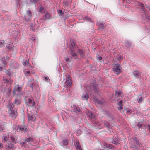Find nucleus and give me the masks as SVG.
<instances>
[{"label": "nucleus", "mask_w": 150, "mask_h": 150, "mask_svg": "<svg viewBox=\"0 0 150 150\" xmlns=\"http://www.w3.org/2000/svg\"><path fill=\"white\" fill-rule=\"evenodd\" d=\"M3 146L2 144L1 143H0V149L2 148L3 147Z\"/></svg>", "instance_id": "69168bd1"}, {"label": "nucleus", "mask_w": 150, "mask_h": 150, "mask_svg": "<svg viewBox=\"0 0 150 150\" xmlns=\"http://www.w3.org/2000/svg\"><path fill=\"white\" fill-rule=\"evenodd\" d=\"M138 5L139 6H140L142 7H144V4H142V3H139L138 4Z\"/></svg>", "instance_id": "09e8293b"}, {"label": "nucleus", "mask_w": 150, "mask_h": 150, "mask_svg": "<svg viewBox=\"0 0 150 150\" xmlns=\"http://www.w3.org/2000/svg\"><path fill=\"white\" fill-rule=\"evenodd\" d=\"M28 119L29 120L33 121L35 120L34 116L31 115V114H28Z\"/></svg>", "instance_id": "f3484780"}, {"label": "nucleus", "mask_w": 150, "mask_h": 150, "mask_svg": "<svg viewBox=\"0 0 150 150\" xmlns=\"http://www.w3.org/2000/svg\"><path fill=\"white\" fill-rule=\"evenodd\" d=\"M32 16V13L30 10H28L27 11V15L24 16L25 19L26 21H29L31 19Z\"/></svg>", "instance_id": "20e7f679"}, {"label": "nucleus", "mask_w": 150, "mask_h": 150, "mask_svg": "<svg viewBox=\"0 0 150 150\" xmlns=\"http://www.w3.org/2000/svg\"><path fill=\"white\" fill-rule=\"evenodd\" d=\"M104 126L108 129H109L110 127V124L109 122L108 121H105L104 122Z\"/></svg>", "instance_id": "aec40b11"}, {"label": "nucleus", "mask_w": 150, "mask_h": 150, "mask_svg": "<svg viewBox=\"0 0 150 150\" xmlns=\"http://www.w3.org/2000/svg\"><path fill=\"white\" fill-rule=\"evenodd\" d=\"M122 101L121 100H120L118 102V104L119 105L122 106Z\"/></svg>", "instance_id": "3c124183"}, {"label": "nucleus", "mask_w": 150, "mask_h": 150, "mask_svg": "<svg viewBox=\"0 0 150 150\" xmlns=\"http://www.w3.org/2000/svg\"><path fill=\"white\" fill-rule=\"evenodd\" d=\"M103 145L104 146L107 148L112 149V150H116L115 149L114 147L113 146L112 144H108L105 142H103Z\"/></svg>", "instance_id": "423d86ee"}, {"label": "nucleus", "mask_w": 150, "mask_h": 150, "mask_svg": "<svg viewBox=\"0 0 150 150\" xmlns=\"http://www.w3.org/2000/svg\"><path fill=\"white\" fill-rule=\"evenodd\" d=\"M89 98V95L87 93L83 94L82 96V99L83 100H87Z\"/></svg>", "instance_id": "a211bd4d"}, {"label": "nucleus", "mask_w": 150, "mask_h": 150, "mask_svg": "<svg viewBox=\"0 0 150 150\" xmlns=\"http://www.w3.org/2000/svg\"><path fill=\"white\" fill-rule=\"evenodd\" d=\"M77 53L80 55L81 57H82L85 56V50L84 49H78Z\"/></svg>", "instance_id": "0eeeda50"}, {"label": "nucleus", "mask_w": 150, "mask_h": 150, "mask_svg": "<svg viewBox=\"0 0 150 150\" xmlns=\"http://www.w3.org/2000/svg\"><path fill=\"white\" fill-rule=\"evenodd\" d=\"M22 87H20L19 86L17 88H14L13 90V95H15L16 94V91L20 92L21 91Z\"/></svg>", "instance_id": "f8f14e48"}, {"label": "nucleus", "mask_w": 150, "mask_h": 150, "mask_svg": "<svg viewBox=\"0 0 150 150\" xmlns=\"http://www.w3.org/2000/svg\"><path fill=\"white\" fill-rule=\"evenodd\" d=\"M35 104V102L34 101L32 105V106H33V107L34 106Z\"/></svg>", "instance_id": "774afa93"}, {"label": "nucleus", "mask_w": 150, "mask_h": 150, "mask_svg": "<svg viewBox=\"0 0 150 150\" xmlns=\"http://www.w3.org/2000/svg\"><path fill=\"white\" fill-rule=\"evenodd\" d=\"M3 80L4 83H9L11 84V82L10 80H9L7 78H3Z\"/></svg>", "instance_id": "412c9836"}, {"label": "nucleus", "mask_w": 150, "mask_h": 150, "mask_svg": "<svg viewBox=\"0 0 150 150\" xmlns=\"http://www.w3.org/2000/svg\"><path fill=\"white\" fill-rule=\"evenodd\" d=\"M21 103V101L20 99H18L17 98H16L14 102V104H16V105H19Z\"/></svg>", "instance_id": "5701e85b"}, {"label": "nucleus", "mask_w": 150, "mask_h": 150, "mask_svg": "<svg viewBox=\"0 0 150 150\" xmlns=\"http://www.w3.org/2000/svg\"><path fill=\"white\" fill-rule=\"evenodd\" d=\"M134 73L133 74L134 75L136 78L138 77L141 74V73L138 71H134Z\"/></svg>", "instance_id": "393cba45"}, {"label": "nucleus", "mask_w": 150, "mask_h": 150, "mask_svg": "<svg viewBox=\"0 0 150 150\" xmlns=\"http://www.w3.org/2000/svg\"><path fill=\"white\" fill-rule=\"evenodd\" d=\"M133 141L135 143H136L137 145L140 146V143L139 141L138 140L137 138L136 137H134L133 138Z\"/></svg>", "instance_id": "dca6fc26"}, {"label": "nucleus", "mask_w": 150, "mask_h": 150, "mask_svg": "<svg viewBox=\"0 0 150 150\" xmlns=\"http://www.w3.org/2000/svg\"><path fill=\"white\" fill-rule=\"evenodd\" d=\"M112 143L116 145H119L120 143V140H118L117 138H114L113 137V138L112 139Z\"/></svg>", "instance_id": "6e6552de"}, {"label": "nucleus", "mask_w": 150, "mask_h": 150, "mask_svg": "<svg viewBox=\"0 0 150 150\" xmlns=\"http://www.w3.org/2000/svg\"><path fill=\"white\" fill-rule=\"evenodd\" d=\"M70 50L71 51L70 52V55L71 57L74 59H76L78 58V55L76 53V52L75 50L72 48L71 47L70 48Z\"/></svg>", "instance_id": "39448f33"}, {"label": "nucleus", "mask_w": 150, "mask_h": 150, "mask_svg": "<svg viewBox=\"0 0 150 150\" xmlns=\"http://www.w3.org/2000/svg\"><path fill=\"white\" fill-rule=\"evenodd\" d=\"M142 100V97H141L138 100V102L139 103H140Z\"/></svg>", "instance_id": "6e6d98bb"}, {"label": "nucleus", "mask_w": 150, "mask_h": 150, "mask_svg": "<svg viewBox=\"0 0 150 150\" xmlns=\"http://www.w3.org/2000/svg\"><path fill=\"white\" fill-rule=\"evenodd\" d=\"M93 88V91L96 94H98V85L97 84H95L92 86Z\"/></svg>", "instance_id": "4468645a"}, {"label": "nucleus", "mask_w": 150, "mask_h": 150, "mask_svg": "<svg viewBox=\"0 0 150 150\" xmlns=\"http://www.w3.org/2000/svg\"><path fill=\"white\" fill-rule=\"evenodd\" d=\"M63 4L65 6H67L68 5L67 1L66 0H64L63 1Z\"/></svg>", "instance_id": "c03bdc74"}, {"label": "nucleus", "mask_w": 150, "mask_h": 150, "mask_svg": "<svg viewBox=\"0 0 150 150\" xmlns=\"http://www.w3.org/2000/svg\"><path fill=\"white\" fill-rule=\"evenodd\" d=\"M126 110V114L127 115H128L129 114H130V113H132V111L131 110H129V109H128V110H127V109H124V111H125V110Z\"/></svg>", "instance_id": "473e14b6"}, {"label": "nucleus", "mask_w": 150, "mask_h": 150, "mask_svg": "<svg viewBox=\"0 0 150 150\" xmlns=\"http://www.w3.org/2000/svg\"><path fill=\"white\" fill-rule=\"evenodd\" d=\"M74 111L76 112H80V110L79 108L78 107L75 106L74 107Z\"/></svg>", "instance_id": "72a5a7b5"}, {"label": "nucleus", "mask_w": 150, "mask_h": 150, "mask_svg": "<svg viewBox=\"0 0 150 150\" xmlns=\"http://www.w3.org/2000/svg\"><path fill=\"white\" fill-rule=\"evenodd\" d=\"M28 61H25L24 63H23V65L24 66H25V65H26L27 64H28Z\"/></svg>", "instance_id": "864d4df0"}, {"label": "nucleus", "mask_w": 150, "mask_h": 150, "mask_svg": "<svg viewBox=\"0 0 150 150\" xmlns=\"http://www.w3.org/2000/svg\"><path fill=\"white\" fill-rule=\"evenodd\" d=\"M12 89L11 88H9L8 89L7 94L8 96H10V93Z\"/></svg>", "instance_id": "e433bc0d"}, {"label": "nucleus", "mask_w": 150, "mask_h": 150, "mask_svg": "<svg viewBox=\"0 0 150 150\" xmlns=\"http://www.w3.org/2000/svg\"><path fill=\"white\" fill-rule=\"evenodd\" d=\"M6 73L9 76H10L11 75L9 69L7 70L6 71Z\"/></svg>", "instance_id": "a18cd8bd"}, {"label": "nucleus", "mask_w": 150, "mask_h": 150, "mask_svg": "<svg viewBox=\"0 0 150 150\" xmlns=\"http://www.w3.org/2000/svg\"><path fill=\"white\" fill-rule=\"evenodd\" d=\"M68 143L67 140H64L63 141V144L64 145H67L68 144Z\"/></svg>", "instance_id": "58836bf2"}, {"label": "nucleus", "mask_w": 150, "mask_h": 150, "mask_svg": "<svg viewBox=\"0 0 150 150\" xmlns=\"http://www.w3.org/2000/svg\"><path fill=\"white\" fill-rule=\"evenodd\" d=\"M12 119L16 118L18 115L17 110L16 109H12L11 110L8 111Z\"/></svg>", "instance_id": "f257e3e1"}, {"label": "nucleus", "mask_w": 150, "mask_h": 150, "mask_svg": "<svg viewBox=\"0 0 150 150\" xmlns=\"http://www.w3.org/2000/svg\"><path fill=\"white\" fill-rule=\"evenodd\" d=\"M4 124H0V132H4Z\"/></svg>", "instance_id": "cd10ccee"}, {"label": "nucleus", "mask_w": 150, "mask_h": 150, "mask_svg": "<svg viewBox=\"0 0 150 150\" xmlns=\"http://www.w3.org/2000/svg\"><path fill=\"white\" fill-rule=\"evenodd\" d=\"M88 115L91 120L93 121L94 122H96L95 121V117L94 114H93L91 112H88Z\"/></svg>", "instance_id": "1a4fd4ad"}, {"label": "nucleus", "mask_w": 150, "mask_h": 150, "mask_svg": "<svg viewBox=\"0 0 150 150\" xmlns=\"http://www.w3.org/2000/svg\"><path fill=\"white\" fill-rule=\"evenodd\" d=\"M50 18V14L47 12L45 13L42 17V19L46 21V20Z\"/></svg>", "instance_id": "ddd939ff"}, {"label": "nucleus", "mask_w": 150, "mask_h": 150, "mask_svg": "<svg viewBox=\"0 0 150 150\" xmlns=\"http://www.w3.org/2000/svg\"><path fill=\"white\" fill-rule=\"evenodd\" d=\"M8 147L10 149H12L13 150H15L16 149L15 145L11 143H10L8 144Z\"/></svg>", "instance_id": "b1692460"}, {"label": "nucleus", "mask_w": 150, "mask_h": 150, "mask_svg": "<svg viewBox=\"0 0 150 150\" xmlns=\"http://www.w3.org/2000/svg\"><path fill=\"white\" fill-rule=\"evenodd\" d=\"M118 109L120 111H121L123 109V107L122 106H120L118 108Z\"/></svg>", "instance_id": "680f3d73"}, {"label": "nucleus", "mask_w": 150, "mask_h": 150, "mask_svg": "<svg viewBox=\"0 0 150 150\" xmlns=\"http://www.w3.org/2000/svg\"><path fill=\"white\" fill-rule=\"evenodd\" d=\"M31 39L32 40V41L34 42H35L36 40V37L34 36H33L31 38Z\"/></svg>", "instance_id": "8fccbe9b"}, {"label": "nucleus", "mask_w": 150, "mask_h": 150, "mask_svg": "<svg viewBox=\"0 0 150 150\" xmlns=\"http://www.w3.org/2000/svg\"><path fill=\"white\" fill-rule=\"evenodd\" d=\"M141 9L143 11L144 13L145 12V9L144 6V7H142Z\"/></svg>", "instance_id": "052dcab7"}, {"label": "nucleus", "mask_w": 150, "mask_h": 150, "mask_svg": "<svg viewBox=\"0 0 150 150\" xmlns=\"http://www.w3.org/2000/svg\"><path fill=\"white\" fill-rule=\"evenodd\" d=\"M40 0H30V3H35L36 2L39 1Z\"/></svg>", "instance_id": "79ce46f5"}, {"label": "nucleus", "mask_w": 150, "mask_h": 150, "mask_svg": "<svg viewBox=\"0 0 150 150\" xmlns=\"http://www.w3.org/2000/svg\"><path fill=\"white\" fill-rule=\"evenodd\" d=\"M137 126L138 127L139 129L142 126V124L139 123L137 125Z\"/></svg>", "instance_id": "5fc2aeb1"}, {"label": "nucleus", "mask_w": 150, "mask_h": 150, "mask_svg": "<svg viewBox=\"0 0 150 150\" xmlns=\"http://www.w3.org/2000/svg\"><path fill=\"white\" fill-rule=\"evenodd\" d=\"M2 60L3 62V64H6L7 63L6 61V60L4 58H3L2 59Z\"/></svg>", "instance_id": "ea45409f"}, {"label": "nucleus", "mask_w": 150, "mask_h": 150, "mask_svg": "<svg viewBox=\"0 0 150 150\" xmlns=\"http://www.w3.org/2000/svg\"><path fill=\"white\" fill-rule=\"evenodd\" d=\"M58 13L59 14L62 15V12L61 10H59L58 11Z\"/></svg>", "instance_id": "13d9d810"}, {"label": "nucleus", "mask_w": 150, "mask_h": 150, "mask_svg": "<svg viewBox=\"0 0 150 150\" xmlns=\"http://www.w3.org/2000/svg\"><path fill=\"white\" fill-rule=\"evenodd\" d=\"M102 59V58L101 56H99L98 58V59L99 60H101Z\"/></svg>", "instance_id": "e2e57ef3"}, {"label": "nucleus", "mask_w": 150, "mask_h": 150, "mask_svg": "<svg viewBox=\"0 0 150 150\" xmlns=\"http://www.w3.org/2000/svg\"><path fill=\"white\" fill-rule=\"evenodd\" d=\"M16 2L17 6H19L20 5V0H16Z\"/></svg>", "instance_id": "37998d69"}, {"label": "nucleus", "mask_w": 150, "mask_h": 150, "mask_svg": "<svg viewBox=\"0 0 150 150\" xmlns=\"http://www.w3.org/2000/svg\"><path fill=\"white\" fill-rule=\"evenodd\" d=\"M131 43L130 42H126L125 45L127 47L131 46Z\"/></svg>", "instance_id": "4c0bfd02"}, {"label": "nucleus", "mask_w": 150, "mask_h": 150, "mask_svg": "<svg viewBox=\"0 0 150 150\" xmlns=\"http://www.w3.org/2000/svg\"><path fill=\"white\" fill-rule=\"evenodd\" d=\"M65 60L66 62H69L71 61V60L68 57H66L65 58Z\"/></svg>", "instance_id": "de8ad7c7"}, {"label": "nucleus", "mask_w": 150, "mask_h": 150, "mask_svg": "<svg viewBox=\"0 0 150 150\" xmlns=\"http://www.w3.org/2000/svg\"><path fill=\"white\" fill-rule=\"evenodd\" d=\"M24 73L25 75L26 76H29L31 74L30 71L28 70L27 71L26 69H25V70L24 71Z\"/></svg>", "instance_id": "bb28decb"}, {"label": "nucleus", "mask_w": 150, "mask_h": 150, "mask_svg": "<svg viewBox=\"0 0 150 150\" xmlns=\"http://www.w3.org/2000/svg\"><path fill=\"white\" fill-rule=\"evenodd\" d=\"M24 141L26 142H33L34 141V139L32 137H26Z\"/></svg>", "instance_id": "6ab92c4d"}, {"label": "nucleus", "mask_w": 150, "mask_h": 150, "mask_svg": "<svg viewBox=\"0 0 150 150\" xmlns=\"http://www.w3.org/2000/svg\"><path fill=\"white\" fill-rule=\"evenodd\" d=\"M44 8L43 7H41L39 9V12H42L44 10Z\"/></svg>", "instance_id": "603ef678"}, {"label": "nucleus", "mask_w": 150, "mask_h": 150, "mask_svg": "<svg viewBox=\"0 0 150 150\" xmlns=\"http://www.w3.org/2000/svg\"><path fill=\"white\" fill-rule=\"evenodd\" d=\"M77 133H78L79 134H80L81 133V132L80 130H78L77 131Z\"/></svg>", "instance_id": "338daca9"}, {"label": "nucleus", "mask_w": 150, "mask_h": 150, "mask_svg": "<svg viewBox=\"0 0 150 150\" xmlns=\"http://www.w3.org/2000/svg\"><path fill=\"white\" fill-rule=\"evenodd\" d=\"M6 47L9 49H11L12 48L11 45L10 44H8L7 45H6Z\"/></svg>", "instance_id": "a19ab883"}, {"label": "nucleus", "mask_w": 150, "mask_h": 150, "mask_svg": "<svg viewBox=\"0 0 150 150\" xmlns=\"http://www.w3.org/2000/svg\"><path fill=\"white\" fill-rule=\"evenodd\" d=\"M147 127H148V129L149 130V132H150V125H147Z\"/></svg>", "instance_id": "0e129e2a"}, {"label": "nucleus", "mask_w": 150, "mask_h": 150, "mask_svg": "<svg viewBox=\"0 0 150 150\" xmlns=\"http://www.w3.org/2000/svg\"><path fill=\"white\" fill-rule=\"evenodd\" d=\"M71 78L70 76H68L66 78V81L65 82V84L68 87H71L72 85V83L71 80Z\"/></svg>", "instance_id": "7ed1b4c3"}, {"label": "nucleus", "mask_w": 150, "mask_h": 150, "mask_svg": "<svg viewBox=\"0 0 150 150\" xmlns=\"http://www.w3.org/2000/svg\"><path fill=\"white\" fill-rule=\"evenodd\" d=\"M32 99L33 98H28V103L29 104H30L32 101Z\"/></svg>", "instance_id": "49530a36"}, {"label": "nucleus", "mask_w": 150, "mask_h": 150, "mask_svg": "<svg viewBox=\"0 0 150 150\" xmlns=\"http://www.w3.org/2000/svg\"><path fill=\"white\" fill-rule=\"evenodd\" d=\"M20 130L21 131H24L25 130L26 128L23 126H21L20 128Z\"/></svg>", "instance_id": "c9c22d12"}, {"label": "nucleus", "mask_w": 150, "mask_h": 150, "mask_svg": "<svg viewBox=\"0 0 150 150\" xmlns=\"http://www.w3.org/2000/svg\"><path fill=\"white\" fill-rule=\"evenodd\" d=\"M84 19L86 20V21H89V22H91V21L92 22V20L91 18H90L87 17H84Z\"/></svg>", "instance_id": "2f4dec72"}, {"label": "nucleus", "mask_w": 150, "mask_h": 150, "mask_svg": "<svg viewBox=\"0 0 150 150\" xmlns=\"http://www.w3.org/2000/svg\"><path fill=\"white\" fill-rule=\"evenodd\" d=\"M74 145L76 147L77 150H82V148L79 143L77 141L74 142Z\"/></svg>", "instance_id": "9b49d317"}, {"label": "nucleus", "mask_w": 150, "mask_h": 150, "mask_svg": "<svg viewBox=\"0 0 150 150\" xmlns=\"http://www.w3.org/2000/svg\"><path fill=\"white\" fill-rule=\"evenodd\" d=\"M49 79V78L47 76V77H44V80L45 81H47Z\"/></svg>", "instance_id": "bf43d9fd"}, {"label": "nucleus", "mask_w": 150, "mask_h": 150, "mask_svg": "<svg viewBox=\"0 0 150 150\" xmlns=\"http://www.w3.org/2000/svg\"><path fill=\"white\" fill-rule=\"evenodd\" d=\"M9 136H5V135L3 136V138L2 139L3 142H6L8 141V139Z\"/></svg>", "instance_id": "4be33fe9"}, {"label": "nucleus", "mask_w": 150, "mask_h": 150, "mask_svg": "<svg viewBox=\"0 0 150 150\" xmlns=\"http://www.w3.org/2000/svg\"><path fill=\"white\" fill-rule=\"evenodd\" d=\"M20 144L21 145V147H24L25 148L26 147V145L25 142H21Z\"/></svg>", "instance_id": "f704fd0d"}, {"label": "nucleus", "mask_w": 150, "mask_h": 150, "mask_svg": "<svg viewBox=\"0 0 150 150\" xmlns=\"http://www.w3.org/2000/svg\"><path fill=\"white\" fill-rule=\"evenodd\" d=\"M94 101L96 103L98 104H102L103 103L102 101L100 100H99L97 99H94Z\"/></svg>", "instance_id": "c85d7f7f"}, {"label": "nucleus", "mask_w": 150, "mask_h": 150, "mask_svg": "<svg viewBox=\"0 0 150 150\" xmlns=\"http://www.w3.org/2000/svg\"><path fill=\"white\" fill-rule=\"evenodd\" d=\"M120 67H121L119 64H115L113 68V70L114 73L118 75L121 72Z\"/></svg>", "instance_id": "f03ea898"}, {"label": "nucleus", "mask_w": 150, "mask_h": 150, "mask_svg": "<svg viewBox=\"0 0 150 150\" xmlns=\"http://www.w3.org/2000/svg\"><path fill=\"white\" fill-rule=\"evenodd\" d=\"M115 95L117 96H120L123 93L122 92L120 91L118 92L117 91H115Z\"/></svg>", "instance_id": "a878e982"}, {"label": "nucleus", "mask_w": 150, "mask_h": 150, "mask_svg": "<svg viewBox=\"0 0 150 150\" xmlns=\"http://www.w3.org/2000/svg\"><path fill=\"white\" fill-rule=\"evenodd\" d=\"M70 42L71 43V46H70V48L71 47L72 48L75 50V49L77 48V45H76L74 40L72 39L71 40Z\"/></svg>", "instance_id": "9d476101"}, {"label": "nucleus", "mask_w": 150, "mask_h": 150, "mask_svg": "<svg viewBox=\"0 0 150 150\" xmlns=\"http://www.w3.org/2000/svg\"><path fill=\"white\" fill-rule=\"evenodd\" d=\"M3 45L4 42L1 41H0V47H2Z\"/></svg>", "instance_id": "4d7b16f0"}, {"label": "nucleus", "mask_w": 150, "mask_h": 150, "mask_svg": "<svg viewBox=\"0 0 150 150\" xmlns=\"http://www.w3.org/2000/svg\"><path fill=\"white\" fill-rule=\"evenodd\" d=\"M7 107L8 108V111L11 110L12 109H14V105L11 103H9L7 105Z\"/></svg>", "instance_id": "2eb2a0df"}, {"label": "nucleus", "mask_w": 150, "mask_h": 150, "mask_svg": "<svg viewBox=\"0 0 150 150\" xmlns=\"http://www.w3.org/2000/svg\"><path fill=\"white\" fill-rule=\"evenodd\" d=\"M99 28L102 29L104 28L105 27V26L104 24L102 23L99 24Z\"/></svg>", "instance_id": "7c9ffc66"}, {"label": "nucleus", "mask_w": 150, "mask_h": 150, "mask_svg": "<svg viewBox=\"0 0 150 150\" xmlns=\"http://www.w3.org/2000/svg\"><path fill=\"white\" fill-rule=\"evenodd\" d=\"M10 138L11 142L14 143H16V141L15 140V138L11 136L10 137Z\"/></svg>", "instance_id": "c756f323"}]
</instances>
